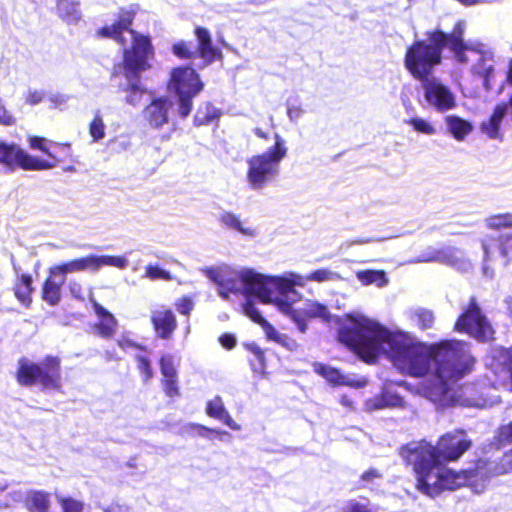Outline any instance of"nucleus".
Segmentation results:
<instances>
[{
  "label": "nucleus",
  "mask_w": 512,
  "mask_h": 512,
  "mask_svg": "<svg viewBox=\"0 0 512 512\" xmlns=\"http://www.w3.org/2000/svg\"><path fill=\"white\" fill-rule=\"evenodd\" d=\"M340 342L350 347L365 362H373L383 355L394 366L412 376H423L435 370V375L424 387V395L439 407L453 405L484 408L498 400L484 396L473 397L472 386L461 388L454 383L471 371L475 359L467 343L445 340L435 345L420 342L405 332H390L378 322L363 316H350L341 326Z\"/></svg>",
  "instance_id": "1"
},
{
  "label": "nucleus",
  "mask_w": 512,
  "mask_h": 512,
  "mask_svg": "<svg viewBox=\"0 0 512 512\" xmlns=\"http://www.w3.org/2000/svg\"><path fill=\"white\" fill-rule=\"evenodd\" d=\"M464 31L463 21H458L449 34L439 29L427 31L425 39L415 40L407 48L405 68L416 80L429 78L442 63V52L447 47L459 69H467L472 76L482 81L485 90H491L495 78L494 52L482 42L464 41Z\"/></svg>",
  "instance_id": "2"
},
{
  "label": "nucleus",
  "mask_w": 512,
  "mask_h": 512,
  "mask_svg": "<svg viewBox=\"0 0 512 512\" xmlns=\"http://www.w3.org/2000/svg\"><path fill=\"white\" fill-rule=\"evenodd\" d=\"M471 445L463 430H455L441 436L435 446L425 440L414 442L404 447L401 454L413 467L416 488L433 498L464 480L462 474H456L447 464L458 460Z\"/></svg>",
  "instance_id": "3"
},
{
  "label": "nucleus",
  "mask_w": 512,
  "mask_h": 512,
  "mask_svg": "<svg viewBox=\"0 0 512 512\" xmlns=\"http://www.w3.org/2000/svg\"><path fill=\"white\" fill-rule=\"evenodd\" d=\"M134 13L131 10L122 9L118 19L111 25L104 26L98 31L102 37L112 38L123 47L125 72L128 85L126 102L136 106L140 103L144 93L139 84L136 73L149 67L148 61L153 55L148 37L135 33L131 28Z\"/></svg>",
  "instance_id": "4"
},
{
  "label": "nucleus",
  "mask_w": 512,
  "mask_h": 512,
  "mask_svg": "<svg viewBox=\"0 0 512 512\" xmlns=\"http://www.w3.org/2000/svg\"><path fill=\"white\" fill-rule=\"evenodd\" d=\"M204 274L218 285V294L228 299L230 293L254 295L264 304L276 308L275 275H263L251 269L234 270L228 266L203 269Z\"/></svg>",
  "instance_id": "5"
},
{
  "label": "nucleus",
  "mask_w": 512,
  "mask_h": 512,
  "mask_svg": "<svg viewBox=\"0 0 512 512\" xmlns=\"http://www.w3.org/2000/svg\"><path fill=\"white\" fill-rule=\"evenodd\" d=\"M287 151L285 140L275 133L271 147L247 160V183L252 190H263L278 176L280 163L286 157Z\"/></svg>",
  "instance_id": "6"
},
{
  "label": "nucleus",
  "mask_w": 512,
  "mask_h": 512,
  "mask_svg": "<svg viewBox=\"0 0 512 512\" xmlns=\"http://www.w3.org/2000/svg\"><path fill=\"white\" fill-rule=\"evenodd\" d=\"M276 279V309L279 312H291V305L296 304L302 299V294L295 287H303L307 282L318 283L338 281L340 275L328 268L315 270L307 275H302L293 271L284 272L281 275H275Z\"/></svg>",
  "instance_id": "7"
},
{
  "label": "nucleus",
  "mask_w": 512,
  "mask_h": 512,
  "mask_svg": "<svg viewBox=\"0 0 512 512\" xmlns=\"http://www.w3.org/2000/svg\"><path fill=\"white\" fill-rule=\"evenodd\" d=\"M45 138L32 136L29 144L32 149H38L45 153L49 160H42L27 154L16 144L0 142V163L12 169L20 166L26 170H45L53 168L59 162L57 156L50 150Z\"/></svg>",
  "instance_id": "8"
},
{
  "label": "nucleus",
  "mask_w": 512,
  "mask_h": 512,
  "mask_svg": "<svg viewBox=\"0 0 512 512\" xmlns=\"http://www.w3.org/2000/svg\"><path fill=\"white\" fill-rule=\"evenodd\" d=\"M16 378L23 386L39 384L44 390H59L61 388L60 361L55 357H47L37 364L22 358L18 362Z\"/></svg>",
  "instance_id": "9"
},
{
  "label": "nucleus",
  "mask_w": 512,
  "mask_h": 512,
  "mask_svg": "<svg viewBox=\"0 0 512 512\" xmlns=\"http://www.w3.org/2000/svg\"><path fill=\"white\" fill-rule=\"evenodd\" d=\"M199 75L191 67H178L171 71L169 88L178 97V111L187 117L192 110V99L203 89Z\"/></svg>",
  "instance_id": "10"
},
{
  "label": "nucleus",
  "mask_w": 512,
  "mask_h": 512,
  "mask_svg": "<svg viewBox=\"0 0 512 512\" xmlns=\"http://www.w3.org/2000/svg\"><path fill=\"white\" fill-rule=\"evenodd\" d=\"M486 366L494 379L487 374L489 386L507 388L512 391V348L496 347L491 349L486 358Z\"/></svg>",
  "instance_id": "11"
},
{
  "label": "nucleus",
  "mask_w": 512,
  "mask_h": 512,
  "mask_svg": "<svg viewBox=\"0 0 512 512\" xmlns=\"http://www.w3.org/2000/svg\"><path fill=\"white\" fill-rule=\"evenodd\" d=\"M455 329L465 332L478 341L486 342L493 339L494 330L480 308L471 301L466 311L458 318Z\"/></svg>",
  "instance_id": "12"
},
{
  "label": "nucleus",
  "mask_w": 512,
  "mask_h": 512,
  "mask_svg": "<svg viewBox=\"0 0 512 512\" xmlns=\"http://www.w3.org/2000/svg\"><path fill=\"white\" fill-rule=\"evenodd\" d=\"M483 273L487 277L493 276L489 263L503 259L506 265L512 259V233H494L482 240Z\"/></svg>",
  "instance_id": "13"
},
{
  "label": "nucleus",
  "mask_w": 512,
  "mask_h": 512,
  "mask_svg": "<svg viewBox=\"0 0 512 512\" xmlns=\"http://www.w3.org/2000/svg\"><path fill=\"white\" fill-rule=\"evenodd\" d=\"M424 97L429 106L438 112L455 108L456 98L451 89L435 77L421 80Z\"/></svg>",
  "instance_id": "14"
},
{
  "label": "nucleus",
  "mask_w": 512,
  "mask_h": 512,
  "mask_svg": "<svg viewBox=\"0 0 512 512\" xmlns=\"http://www.w3.org/2000/svg\"><path fill=\"white\" fill-rule=\"evenodd\" d=\"M413 262H438L456 267L461 271H468L471 263L464 258L461 250L455 247H428Z\"/></svg>",
  "instance_id": "15"
},
{
  "label": "nucleus",
  "mask_w": 512,
  "mask_h": 512,
  "mask_svg": "<svg viewBox=\"0 0 512 512\" xmlns=\"http://www.w3.org/2000/svg\"><path fill=\"white\" fill-rule=\"evenodd\" d=\"M456 474H462L464 476V480L452 485L453 487L445 488V491L456 490L461 486L467 485L474 493L481 494L486 490L490 479L496 476L492 475V469L489 461L485 460H479L476 463L475 468L472 470L456 471Z\"/></svg>",
  "instance_id": "16"
},
{
  "label": "nucleus",
  "mask_w": 512,
  "mask_h": 512,
  "mask_svg": "<svg viewBox=\"0 0 512 512\" xmlns=\"http://www.w3.org/2000/svg\"><path fill=\"white\" fill-rule=\"evenodd\" d=\"M291 305V312H281L288 316L297 326L301 333L307 330L306 318H320L324 321L330 319V312L326 305L313 300H306L302 307L294 309Z\"/></svg>",
  "instance_id": "17"
},
{
  "label": "nucleus",
  "mask_w": 512,
  "mask_h": 512,
  "mask_svg": "<svg viewBox=\"0 0 512 512\" xmlns=\"http://www.w3.org/2000/svg\"><path fill=\"white\" fill-rule=\"evenodd\" d=\"M172 102L168 98L154 99L143 110L144 120L153 128H160L168 123Z\"/></svg>",
  "instance_id": "18"
},
{
  "label": "nucleus",
  "mask_w": 512,
  "mask_h": 512,
  "mask_svg": "<svg viewBox=\"0 0 512 512\" xmlns=\"http://www.w3.org/2000/svg\"><path fill=\"white\" fill-rule=\"evenodd\" d=\"M89 301L92 303L94 312L99 319L94 326L96 333L104 339L112 338L116 333L118 321L94 299L91 292L89 293Z\"/></svg>",
  "instance_id": "19"
},
{
  "label": "nucleus",
  "mask_w": 512,
  "mask_h": 512,
  "mask_svg": "<svg viewBox=\"0 0 512 512\" xmlns=\"http://www.w3.org/2000/svg\"><path fill=\"white\" fill-rule=\"evenodd\" d=\"M160 370L163 376V389L167 396L175 397L179 395L177 382V369L174 356L167 354L160 359Z\"/></svg>",
  "instance_id": "20"
},
{
  "label": "nucleus",
  "mask_w": 512,
  "mask_h": 512,
  "mask_svg": "<svg viewBox=\"0 0 512 512\" xmlns=\"http://www.w3.org/2000/svg\"><path fill=\"white\" fill-rule=\"evenodd\" d=\"M404 401L400 395L391 390L389 387H384L381 394L374 396L364 403V409L367 412H373L385 408L403 407Z\"/></svg>",
  "instance_id": "21"
},
{
  "label": "nucleus",
  "mask_w": 512,
  "mask_h": 512,
  "mask_svg": "<svg viewBox=\"0 0 512 512\" xmlns=\"http://www.w3.org/2000/svg\"><path fill=\"white\" fill-rule=\"evenodd\" d=\"M198 48L195 51L204 61V66L209 65L215 59L222 57L221 51L212 45L211 36L207 29L198 27L196 29Z\"/></svg>",
  "instance_id": "22"
},
{
  "label": "nucleus",
  "mask_w": 512,
  "mask_h": 512,
  "mask_svg": "<svg viewBox=\"0 0 512 512\" xmlns=\"http://www.w3.org/2000/svg\"><path fill=\"white\" fill-rule=\"evenodd\" d=\"M152 322L159 337L169 338L176 328V319L171 310L164 308L152 313Z\"/></svg>",
  "instance_id": "23"
},
{
  "label": "nucleus",
  "mask_w": 512,
  "mask_h": 512,
  "mask_svg": "<svg viewBox=\"0 0 512 512\" xmlns=\"http://www.w3.org/2000/svg\"><path fill=\"white\" fill-rule=\"evenodd\" d=\"M84 271L92 272L90 255L55 265L49 269V274L51 276L63 277L65 279L67 274Z\"/></svg>",
  "instance_id": "24"
},
{
  "label": "nucleus",
  "mask_w": 512,
  "mask_h": 512,
  "mask_svg": "<svg viewBox=\"0 0 512 512\" xmlns=\"http://www.w3.org/2000/svg\"><path fill=\"white\" fill-rule=\"evenodd\" d=\"M206 413L209 417L222 421L232 430L239 431L241 429V426L237 424L230 416L220 396H215L213 399L207 402Z\"/></svg>",
  "instance_id": "25"
},
{
  "label": "nucleus",
  "mask_w": 512,
  "mask_h": 512,
  "mask_svg": "<svg viewBox=\"0 0 512 512\" xmlns=\"http://www.w3.org/2000/svg\"><path fill=\"white\" fill-rule=\"evenodd\" d=\"M243 311L247 317H249L255 323H258L262 326L266 337L276 342L278 337L282 334L278 332L271 324H269L265 318L262 316L256 305L250 300L247 299L243 304Z\"/></svg>",
  "instance_id": "26"
},
{
  "label": "nucleus",
  "mask_w": 512,
  "mask_h": 512,
  "mask_svg": "<svg viewBox=\"0 0 512 512\" xmlns=\"http://www.w3.org/2000/svg\"><path fill=\"white\" fill-rule=\"evenodd\" d=\"M447 131L457 140L463 141L472 132V124L456 115H448L444 118Z\"/></svg>",
  "instance_id": "27"
},
{
  "label": "nucleus",
  "mask_w": 512,
  "mask_h": 512,
  "mask_svg": "<svg viewBox=\"0 0 512 512\" xmlns=\"http://www.w3.org/2000/svg\"><path fill=\"white\" fill-rule=\"evenodd\" d=\"M127 254L112 256V255H90L92 272L100 270L104 266L116 267L118 269H126L129 266Z\"/></svg>",
  "instance_id": "28"
},
{
  "label": "nucleus",
  "mask_w": 512,
  "mask_h": 512,
  "mask_svg": "<svg viewBox=\"0 0 512 512\" xmlns=\"http://www.w3.org/2000/svg\"><path fill=\"white\" fill-rule=\"evenodd\" d=\"M220 222L226 228L236 230L246 237L254 238L258 235V232L255 228L245 226L240 217L233 212H223L220 215Z\"/></svg>",
  "instance_id": "29"
},
{
  "label": "nucleus",
  "mask_w": 512,
  "mask_h": 512,
  "mask_svg": "<svg viewBox=\"0 0 512 512\" xmlns=\"http://www.w3.org/2000/svg\"><path fill=\"white\" fill-rule=\"evenodd\" d=\"M409 321L421 330L430 329L435 322L434 313L423 307L411 308L407 311Z\"/></svg>",
  "instance_id": "30"
},
{
  "label": "nucleus",
  "mask_w": 512,
  "mask_h": 512,
  "mask_svg": "<svg viewBox=\"0 0 512 512\" xmlns=\"http://www.w3.org/2000/svg\"><path fill=\"white\" fill-rule=\"evenodd\" d=\"M65 280L63 277L49 276L42 289L43 299L50 305H56L60 301L61 287Z\"/></svg>",
  "instance_id": "31"
},
{
  "label": "nucleus",
  "mask_w": 512,
  "mask_h": 512,
  "mask_svg": "<svg viewBox=\"0 0 512 512\" xmlns=\"http://www.w3.org/2000/svg\"><path fill=\"white\" fill-rule=\"evenodd\" d=\"M57 13L68 23H76L81 18L78 0H57Z\"/></svg>",
  "instance_id": "32"
},
{
  "label": "nucleus",
  "mask_w": 512,
  "mask_h": 512,
  "mask_svg": "<svg viewBox=\"0 0 512 512\" xmlns=\"http://www.w3.org/2000/svg\"><path fill=\"white\" fill-rule=\"evenodd\" d=\"M356 278L365 286L374 284L382 288L389 283V279L383 270H360L356 272Z\"/></svg>",
  "instance_id": "33"
},
{
  "label": "nucleus",
  "mask_w": 512,
  "mask_h": 512,
  "mask_svg": "<svg viewBox=\"0 0 512 512\" xmlns=\"http://www.w3.org/2000/svg\"><path fill=\"white\" fill-rule=\"evenodd\" d=\"M27 506L30 512H50L49 494L36 491L29 495Z\"/></svg>",
  "instance_id": "34"
},
{
  "label": "nucleus",
  "mask_w": 512,
  "mask_h": 512,
  "mask_svg": "<svg viewBox=\"0 0 512 512\" xmlns=\"http://www.w3.org/2000/svg\"><path fill=\"white\" fill-rule=\"evenodd\" d=\"M219 115L220 112L215 106L210 103H206L197 110L194 117V123L197 126L206 125L217 119Z\"/></svg>",
  "instance_id": "35"
},
{
  "label": "nucleus",
  "mask_w": 512,
  "mask_h": 512,
  "mask_svg": "<svg viewBox=\"0 0 512 512\" xmlns=\"http://www.w3.org/2000/svg\"><path fill=\"white\" fill-rule=\"evenodd\" d=\"M32 278L29 275L23 274L20 277L19 283L15 287V295L19 301H21L24 305H29L30 293L32 291Z\"/></svg>",
  "instance_id": "36"
},
{
  "label": "nucleus",
  "mask_w": 512,
  "mask_h": 512,
  "mask_svg": "<svg viewBox=\"0 0 512 512\" xmlns=\"http://www.w3.org/2000/svg\"><path fill=\"white\" fill-rule=\"evenodd\" d=\"M105 123L100 110H96L89 124V134L93 142H98L105 137Z\"/></svg>",
  "instance_id": "37"
},
{
  "label": "nucleus",
  "mask_w": 512,
  "mask_h": 512,
  "mask_svg": "<svg viewBox=\"0 0 512 512\" xmlns=\"http://www.w3.org/2000/svg\"><path fill=\"white\" fill-rule=\"evenodd\" d=\"M492 475L500 476L512 472V448L507 451L499 462H489Z\"/></svg>",
  "instance_id": "38"
},
{
  "label": "nucleus",
  "mask_w": 512,
  "mask_h": 512,
  "mask_svg": "<svg viewBox=\"0 0 512 512\" xmlns=\"http://www.w3.org/2000/svg\"><path fill=\"white\" fill-rule=\"evenodd\" d=\"M314 371L332 384L340 385L341 383L343 373L333 367L315 363Z\"/></svg>",
  "instance_id": "39"
},
{
  "label": "nucleus",
  "mask_w": 512,
  "mask_h": 512,
  "mask_svg": "<svg viewBox=\"0 0 512 512\" xmlns=\"http://www.w3.org/2000/svg\"><path fill=\"white\" fill-rule=\"evenodd\" d=\"M404 123L413 127V129L419 133L425 135H434L436 134V128L429 121L420 118V117H411L408 119H404Z\"/></svg>",
  "instance_id": "40"
},
{
  "label": "nucleus",
  "mask_w": 512,
  "mask_h": 512,
  "mask_svg": "<svg viewBox=\"0 0 512 512\" xmlns=\"http://www.w3.org/2000/svg\"><path fill=\"white\" fill-rule=\"evenodd\" d=\"M144 277L148 278L150 280L161 279V280L169 281V280L173 279V277H172V275L170 274L169 271H166V270L160 268L157 265H151V264L147 265L145 267Z\"/></svg>",
  "instance_id": "41"
},
{
  "label": "nucleus",
  "mask_w": 512,
  "mask_h": 512,
  "mask_svg": "<svg viewBox=\"0 0 512 512\" xmlns=\"http://www.w3.org/2000/svg\"><path fill=\"white\" fill-rule=\"evenodd\" d=\"M495 440L499 446H505L512 443V421L498 428Z\"/></svg>",
  "instance_id": "42"
},
{
  "label": "nucleus",
  "mask_w": 512,
  "mask_h": 512,
  "mask_svg": "<svg viewBox=\"0 0 512 512\" xmlns=\"http://www.w3.org/2000/svg\"><path fill=\"white\" fill-rule=\"evenodd\" d=\"M487 226L492 229H498L500 227L512 226V215L500 214L489 217L486 220Z\"/></svg>",
  "instance_id": "43"
},
{
  "label": "nucleus",
  "mask_w": 512,
  "mask_h": 512,
  "mask_svg": "<svg viewBox=\"0 0 512 512\" xmlns=\"http://www.w3.org/2000/svg\"><path fill=\"white\" fill-rule=\"evenodd\" d=\"M136 360L142 380L144 383H147L153 377V370L151 368L150 361L146 357L140 355L136 357Z\"/></svg>",
  "instance_id": "44"
},
{
  "label": "nucleus",
  "mask_w": 512,
  "mask_h": 512,
  "mask_svg": "<svg viewBox=\"0 0 512 512\" xmlns=\"http://www.w3.org/2000/svg\"><path fill=\"white\" fill-rule=\"evenodd\" d=\"M340 385L362 388L367 385V379L365 377H358L355 374H343Z\"/></svg>",
  "instance_id": "45"
},
{
  "label": "nucleus",
  "mask_w": 512,
  "mask_h": 512,
  "mask_svg": "<svg viewBox=\"0 0 512 512\" xmlns=\"http://www.w3.org/2000/svg\"><path fill=\"white\" fill-rule=\"evenodd\" d=\"M27 493L22 489L13 490L8 494V499L0 503V507H9L14 503L22 502L23 500H28Z\"/></svg>",
  "instance_id": "46"
},
{
  "label": "nucleus",
  "mask_w": 512,
  "mask_h": 512,
  "mask_svg": "<svg viewBox=\"0 0 512 512\" xmlns=\"http://www.w3.org/2000/svg\"><path fill=\"white\" fill-rule=\"evenodd\" d=\"M173 52L180 58H192L196 55V52L191 50V44L186 42H179L174 44Z\"/></svg>",
  "instance_id": "47"
},
{
  "label": "nucleus",
  "mask_w": 512,
  "mask_h": 512,
  "mask_svg": "<svg viewBox=\"0 0 512 512\" xmlns=\"http://www.w3.org/2000/svg\"><path fill=\"white\" fill-rule=\"evenodd\" d=\"M57 498L63 508V512H82L83 505L79 501L70 498L65 499L58 495Z\"/></svg>",
  "instance_id": "48"
},
{
  "label": "nucleus",
  "mask_w": 512,
  "mask_h": 512,
  "mask_svg": "<svg viewBox=\"0 0 512 512\" xmlns=\"http://www.w3.org/2000/svg\"><path fill=\"white\" fill-rule=\"evenodd\" d=\"M188 427L195 430L199 436L204 437V438H209V436H208L209 433H215L219 436H229V433L226 431L210 429V428H207L200 424L192 423V424H189Z\"/></svg>",
  "instance_id": "49"
},
{
  "label": "nucleus",
  "mask_w": 512,
  "mask_h": 512,
  "mask_svg": "<svg viewBox=\"0 0 512 512\" xmlns=\"http://www.w3.org/2000/svg\"><path fill=\"white\" fill-rule=\"evenodd\" d=\"M481 129L491 139H497L500 137V125L492 122L491 120L483 122Z\"/></svg>",
  "instance_id": "50"
},
{
  "label": "nucleus",
  "mask_w": 512,
  "mask_h": 512,
  "mask_svg": "<svg viewBox=\"0 0 512 512\" xmlns=\"http://www.w3.org/2000/svg\"><path fill=\"white\" fill-rule=\"evenodd\" d=\"M194 308V301L187 296L180 298L176 302V309L179 313L189 315Z\"/></svg>",
  "instance_id": "51"
},
{
  "label": "nucleus",
  "mask_w": 512,
  "mask_h": 512,
  "mask_svg": "<svg viewBox=\"0 0 512 512\" xmlns=\"http://www.w3.org/2000/svg\"><path fill=\"white\" fill-rule=\"evenodd\" d=\"M15 123V117L7 110L3 100L0 98V124L11 126Z\"/></svg>",
  "instance_id": "52"
},
{
  "label": "nucleus",
  "mask_w": 512,
  "mask_h": 512,
  "mask_svg": "<svg viewBox=\"0 0 512 512\" xmlns=\"http://www.w3.org/2000/svg\"><path fill=\"white\" fill-rule=\"evenodd\" d=\"M508 110V106L505 103L498 104L489 120H491L494 123H497L498 125H501L503 118L505 117Z\"/></svg>",
  "instance_id": "53"
},
{
  "label": "nucleus",
  "mask_w": 512,
  "mask_h": 512,
  "mask_svg": "<svg viewBox=\"0 0 512 512\" xmlns=\"http://www.w3.org/2000/svg\"><path fill=\"white\" fill-rule=\"evenodd\" d=\"M44 99V93L37 90H30L26 96V103L30 105H36L42 102Z\"/></svg>",
  "instance_id": "54"
},
{
  "label": "nucleus",
  "mask_w": 512,
  "mask_h": 512,
  "mask_svg": "<svg viewBox=\"0 0 512 512\" xmlns=\"http://www.w3.org/2000/svg\"><path fill=\"white\" fill-rule=\"evenodd\" d=\"M276 343L280 344L281 346L285 347L286 349L293 351L297 348V343L292 338L288 337L285 334H281L278 337V340Z\"/></svg>",
  "instance_id": "55"
},
{
  "label": "nucleus",
  "mask_w": 512,
  "mask_h": 512,
  "mask_svg": "<svg viewBox=\"0 0 512 512\" xmlns=\"http://www.w3.org/2000/svg\"><path fill=\"white\" fill-rule=\"evenodd\" d=\"M69 290L73 297L84 300V293L82 285L76 281L69 282Z\"/></svg>",
  "instance_id": "56"
},
{
  "label": "nucleus",
  "mask_w": 512,
  "mask_h": 512,
  "mask_svg": "<svg viewBox=\"0 0 512 512\" xmlns=\"http://www.w3.org/2000/svg\"><path fill=\"white\" fill-rule=\"evenodd\" d=\"M219 340H220L221 345L227 349L233 348L236 344V339L231 334H224L220 337Z\"/></svg>",
  "instance_id": "57"
},
{
  "label": "nucleus",
  "mask_w": 512,
  "mask_h": 512,
  "mask_svg": "<svg viewBox=\"0 0 512 512\" xmlns=\"http://www.w3.org/2000/svg\"><path fill=\"white\" fill-rule=\"evenodd\" d=\"M391 238H393V237L386 236V237H381V238H359V239L353 240L351 242V245H362V244H367V243H371V242H380V241H384V240L391 239Z\"/></svg>",
  "instance_id": "58"
},
{
  "label": "nucleus",
  "mask_w": 512,
  "mask_h": 512,
  "mask_svg": "<svg viewBox=\"0 0 512 512\" xmlns=\"http://www.w3.org/2000/svg\"><path fill=\"white\" fill-rule=\"evenodd\" d=\"M287 114L291 121H296L301 117L302 109L297 106H290L288 107Z\"/></svg>",
  "instance_id": "59"
},
{
  "label": "nucleus",
  "mask_w": 512,
  "mask_h": 512,
  "mask_svg": "<svg viewBox=\"0 0 512 512\" xmlns=\"http://www.w3.org/2000/svg\"><path fill=\"white\" fill-rule=\"evenodd\" d=\"M380 477H381L380 473L375 469H370V470L364 472L361 476L362 480L365 482H369V481L374 480L375 478H380Z\"/></svg>",
  "instance_id": "60"
},
{
  "label": "nucleus",
  "mask_w": 512,
  "mask_h": 512,
  "mask_svg": "<svg viewBox=\"0 0 512 512\" xmlns=\"http://www.w3.org/2000/svg\"><path fill=\"white\" fill-rule=\"evenodd\" d=\"M117 344L122 349H126L128 347H136V344L132 340L126 338L125 336L120 337L117 340Z\"/></svg>",
  "instance_id": "61"
},
{
  "label": "nucleus",
  "mask_w": 512,
  "mask_h": 512,
  "mask_svg": "<svg viewBox=\"0 0 512 512\" xmlns=\"http://www.w3.org/2000/svg\"><path fill=\"white\" fill-rule=\"evenodd\" d=\"M250 350L258 358L259 361H262V359H263V351L260 349V347H258L256 345H252Z\"/></svg>",
  "instance_id": "62"
},
{
  "label": "nucleus",
  "mask_w": 512,
  "mask_h": 512,
  "mask_svg": "<svg viewBox=\"0 0 512 512\" xmlns=\"http://www.w3.org/2000/svg\"><path fill=\"white\" fill-rule=\"evenodd\" d=\"M506 82L512 85V58L508 62L507 73H506Z\"/></svg>",
  "instance_id": "63"
},
{
  "label": "nucleus",
  "mask_w": 512,
  "mask_h": 512,
  "mask_svg": "<svg viewBox=\"0 0 512 512\" xmlns=\"http://www.w3.org/2000/svg\"><path fill=\"white\" fill-rule=\"evenodd\" d=\"M340 403L347 408L353 409V402L347 396H342Z\"/></svg>",
  "instance_id": "64"
}]
</instances>
